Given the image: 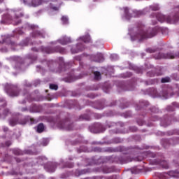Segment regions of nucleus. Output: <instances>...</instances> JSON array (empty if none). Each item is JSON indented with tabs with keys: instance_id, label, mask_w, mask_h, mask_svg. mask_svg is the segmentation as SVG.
<instances>
[{
	"instance_id": "2f4dec72",
	"label": "nucleus",
	"mask_w": 179,
	"mask_h": 179,
	"mask_svg": "<svg viewBox=\"0 0 179 179\" xmlns=\"http://www.w3.org/2000/svg\"><path fill=\"white\" fill-rule=\"evenodd\" d=\"M65 167H68L69 169H72V167H73V164L72 163L66 164Z\"/></svg>"
},
{
	"instance_id": "9d476101",
	"label": "nucleus",
	"mask_w": 179,
	"mask_h": 179,
	"mask_svg": "<svg viewBox=\"0 0 179 179\" xmlns=\"http://www.w3.org/2000/svg\"><path fill=\"white\" fill-rule=\"evenodd\" d=\"M118 163H120V164H125L127 163H130V162H132V158L129 156L123 155L122 157H119L117 158Z\"/></svg>"
},
{
	"instance_id": "0eeeda50",
	"label": "nucleus",
	"mask_w": 179,
	"mask_h": 179,
	"mask_svg": "<svg viewBox=\"0 0 179 179\" xmlns=\"http://www.w3.org/2000/svg\"><path fill=\"white\" fill-rule=\"evenodd\" d=\"M124 10L126 19H130L131 17H138L142 15V11L133 10L131 12L129 11V8L127 7L124 8Z\"/></svg>"
},
{
	"instance_id": "e433bc0d",
	"label": "nucleus",
	"mask_w": 179,
	"mask_h": 179,
	"mask_svg": "<svg viewBox=\"0 0 179 179\" xmlns=\"http://www.w3.org/2000/svg\"><path fill=\"white\" fill-rule=\"evenodd\" d=\"M143 160V157H138L136 158V162H142Z\"/></svg>"
},
{
	"instance_id": "ddd939ff",
	"label": "nucleus",
	"mask_w": 179,
	"mask_h": 179,
	"mask_svg": "<svg viewBox=\"0 0 179 179\" xmlns=\"http://www.w3.org/2000/svg\"><path fill=\"white\" fill-rule=\"evenodd\" d=\"M59 42L62 45H66V44H69L70 43H72V40H71V38L67 36H63L62 38L59 40Z\"/></svg>"
},
{
	"instance_id": "c756f323",
	"label": "nucleus",
	"mask_w": 179,
	"mask_h": 179,
	"mask_svg": "<svg viewBox=\"0 0 179 179\" xmlns=\"http://www.w3.org/2000/svg\"><path fill=\"white\" fill-rule=\"evenodd\" d=\"M0 106H2V107H6V101L3 99L0 100Z\"/></svg>"
},
{
	"instance_id": "1a4fd4ad",
	"label": "nucleus",
	"mask_w": 179,
	"mask_h": 179,
	"mask_svg": "<svg viewBox=\"0 0 179 179\" xmlns=\"http://www.w3.org/2000/svg\"><path fill=\"white\" fill-rule=\"evenodd\" d=\"M24 3H27L29 6H40L43 3V0H24Z\"/></svg>"
},
{
	"instance_id": "f3484780",
	"label": "nucleus",
	"mask_w": 179,
	"mask_h": 179,
	"mask_svg": "<svg viewBox=\"0 0 179 179\" xmlns=\"http://www.w3.org/2000/svg\"><path fill=\"white\" fill-rule=\"evenodd\" d=\"M102 171L105 174H108V173H113L114 171V168L105 166L102 168Z\"/></svg>"
},
{
	"instance_id": "37998d69",
	"label": "nucleus",
	"mask_w": 179,
	"mask_h": 179,
	"mask_svg": "<svg viewBox=\"0 0 179 179\" xmlns=\"http://www.w3.org/2000/svg\"><path fill=\"white\" fill-rule=\"evenodd\" d=\"M3 130L4 132H8V131H9V129L8 127H3Z\"/></svg>"
},
{
	"instance_id": "2eb2a0df",
	"label": "nucleus",
	"mask_w": 179,
	"mask_h": 179,
	"mask_svg": "<svg viewBox=\"0 0 179 179\" xmlns=\"http://www.w3.org/2000/svg\"><path fill=\"white\" fill-rule=\"evenodd\" d=\"M155 164H160L164 169H169V164L165 160H156Z\"/></svg>"
},
{
	"instance_id": "b1692460",
	"label": "nucleus",
	"mask_w": 179,
	"mask_h": 179,
	"mask_svg": "<svg viewBox=\"0 0 179 179\" xmlns=\"http://www.w3.org/2000/svg\"><path fill=\"white\" fill-rule=\"evenodd\" d=\"M30 113H37V106L34 105L31 108L29 109Z\"/></svg>"
},
{
	"instance_id": "f03ea898",
	"label": "nucleus",
	"mask_w": 179,
	"mask_h": 179,
	"mask_svg": "<svg viewBox=\"0 0 179 179\" xmlns=\"http://www.w3.org/2000/svg\"><path fill=\"white\" fill-rule=\"evenodd\" d=\"M175 12H176L175 15L168 16L164 15L163 14L158 13L157 14H156L155 17L158 20V22H160L161 23L166 22V23L174 24L176 23H178L179 21V6L175 8Z\"/></svg>"
},
{
	"instance_id": "a18cd8bd",
	"label": "nucleus",
	"mask_w": 179,
	"mask_h": 179,
	"mask_svg": "<svg viewBox=\"0 0 179 179\" xmlns=\"http://www.w3.org/2000/svg\"><path fill=\"white\" fill-rule=\"evenodd\" d=\"M6 146H10V142L7 141V142L6 143Z\"/></svg>"
},
{
	"instance_id": "5fc2aeb1",
	"label": "nucleus",
	"mask_w": 179,
	"mask_h": 179,
	"mask_svg": "<svg viewBox=\"0 0 179 179\" xmlns=\"http://www.w3.org/2000/svg\"><path fill=\"white\" fill-rule=\"evenodd\" d=\"M17 162H20V161L17 160Z\"/></svg>"
},
{
	"instance_id": "f704fd0d",
	"label": "nucleus",
	"mask_w": 179,
	"mask_h": 179,
	"mask_svg": "<svg viewBox=\"0 0 179 179\" xmlns=\"http://www.w3.org/2000/svg\"><path fill=\"white\" fill-rule=\"evenodd\" d=\"M79 49H77V50H74L73 48H71V52L72 54H78V52H79Z\"/></svg>"
},
{
	"instance_id": "72a5a7b5",
	"label": "nucleus",
	"mask_w": 179,
	"mask_h": 179,
	"mask_svg": "<svg viewBox=\"0 0 179 179\" xmlns=\"http://www.w3.org/2000/svg\"><path fill=\"white\" fill-rule=\"evenodd\" d=\"M50 8H51V9H52L53 10H59V8L58 7L54 6H52V5H51V4H50Z\"/></svg>"
},
{
	"instance_id": "6e6d98bb",
	"label": "nucleus",
	"mask_w": 179,
	"mask_h": 179,
	"mask_svg": "<svg viewBox=\"0 0 179 179\" xmlns=\"http://www.w3.org/2000/svg\"><path fill=\"white\" fill-rule=\"evenodd\" d=\"M0 117H1V114H0Z\"/></svg>"
},
{
	"instance_id": "8fccbe9b",
	"label": "nucleus",
	"mask_w": 179,
	"mask_h": 179,
	"mask_svg": "<svg viewBox=\"0 0 179 179\" xmlns=\"http://www.w3.org/2000/svg\"><path fill=\"white\" fill-rule=\"evenodd\" d=\"M45 93H48V90H45Z\"/></svg>"
},
{
	"instance_id": "c9c22d12",
	"label": "nucleus",
	"mask_w": 179,
	"mask_h": 179,
	"mask_svg": "<svg viewBox=\"0 0 179 179\" xmlns=\"http://www.w3.org/2000/svg\"><path fill=\"white\" fill-rule=\"evenodd\" d=\"M80 120H89V118H87V116L86 115H84L80 116Z\"/></svg>"
},
{
	"instance_id": "79ce46f5",
	"label": "nucleus",
	"mask_w": 179,
	"mask_h": 179,
	"mask_svg": "<svg viewBox=\"0 0 179 179\" xmlns=\"http://www.w3.org/2000/svg\"><path fill=\"white\" fill-rule=\"evenodd\" d=\"M31 51H35V52H37L38 51V49H37L36 48H32Z\"/></svg>"
},
{
	"instance_id": "6ab92c4d",
	"label": "nucleus",
	"mask_w": 179,
	"mask_h": 179,
	"mask_svg": "<svg viewBox=\"0 0 179 179\" xmlns=\"http://www.w3.org/2000/svg\"><path fill=\"white\" fill-rule=\"evenodd\" d=\"M170 177H174L175 178H179V172L177 171H171L168 172Z\"/></svg>"
},
{
	"instance_id": "58836bf2",
	"label": "nucleus",
	"mask_w": 179,
	"mask_h": 179,
	"mask_svg": "<svg viewBox=\"0 0 179 179\" xmlns=\"http://www.w3.org/2000/svg\"><path fill=\"white\" fill-rule=\"evenodd\" d=\"M168 111H174V108L172 106L167 107Z\"/></svg>"
},
{
	"instance_id": "cd10ccee",
	"label": "nucleus",
	"mask_w": 179,
	"mask_h": 179,
	"mask_svg": "<svg viewBox=\"0 0 179 179\" xmlns=\"http://www.w3.org/2000/svg\"><path fill=\"white\" fill-rule=\"evenodd\" d=\"M13 153H14L16 156L22 155V152L20 150H13Z\"/></svg>"
},
{
	"instance_id": "f257e3e1",
	"label": "nucleus",
	"mask_w": 179,
	"mask_h": 179,
	"mask_svg": "<svg viewBox=\"0 0 179 179\" xmlns=\"http://www.w3.org/2000/svg\"><path fill=\"white\" fill-rule=\"evenodd\" d=\"M156 34H157V28H149L146 31L145 30L143 24H142V22H138L137 23L136 30H135L131 35V38L133 41H135V40L143 41V40L155 37Z\"/></svg>"
},
{
	"instance_id": "9b49d317",
	"label": "nucleus",
	"mask_w": 179,
	"mask_h": 179,
	"mask_svg": "<svg viewBox=\"0 0 179 179\" xmlns=\"http://www.w3.org/2000/svg\"><path fill=\"white\" fill-rule=\"evenodd\" d=\"M91 59L94 62H103L104 61V57L103 56V54L98 53L96 55H92Z\"/></svg>"
},
{
	"instance_id": "f8f14e48",
	"label": "nucleus",
	"mask_w": 179,
	"mask_h": 179,
	"mask_svg": "<svg viewBox=\"0 0 179 179\" xmlns=\"http://www.w3.org/2000/svg\"><path fill=\"white\" fill-rule=\"evenodd\" d=\"M56 169H57V164H55V163L49 162L46 165V171L48 173H54V171H55Z\"/></svg>"
},
{
	"instance_id": "39448f33",
	"label": "nucleus",
	"mask_w": 179,
	"mask_h": 179,
	"mask_svg": "<svg viewBox=\"0 0 179 179\" xmlns=\"http://www.w3.org/2000/svg\"><path fill=\"white\" fill-rule=\"evenodd\" d=\"M179 57L178 54H174L171 52L167 53L159 52L157 56H155L157 59H174Z\"/></svg>"
},
{
	"instance_id": "3c124183",
	"label": "nucleus",
	"mask_w": 179,
	"mask_h": 179,
	"mask_svg": "<svg viewBox=\"0 0 179 179\" xmlns=\"http://www.w3.org/2000/svg\"><path fill=\"white\" fill-rule=\"evenodd\" d=\"M156 23H157V22H155L153 23V24H156Z\"/></svg>"
},
{
	"instance_id": "c03bdc74",
	"label": "nucleus",
	"mask_w": 179,
	"mask_h": 179,
	"mask_svg": "<svg viewBox=\"0 0 179 179\" xmlns=\"http://www.w3.org/2000/svg\"><path fill=\"white\" fill-rule=\"evenodd\" d=\"M80 174H86V171H85V170L81 171L80 172Z\"/></svg>"
},
{
	"instance_id": "393cba45",
	"label": "nucleus",
	"mask_w": 179,
	"mask_h": 179,
	"mask_svg": "<svg viewBox=\"0 0 179 179\" xmlns=\"http://www.w3.org/2000/svg\"><path fill=\"white\" fill-rule=\"evenodd\" d=\"M173 142V139L166 140L165 143H163L164 148H167V145H166V143L168 145V146Z\"/></svg>"
},
{
	"instance_id": "7ed1b4c3",
	"label": "nucleus",
	"mask_w": 179,
	"mask_h": 179,
	"mask_svg": "<svg viewBox=\"0 0 179 179\" xmlns=\"http://www.w3.org/2000/svg\"><path fill=\"white\" fill-rule=\"evenodd\" d=\"M29 121L30 122L31 125H33V124H37V122H38L37 119L30 117V116H26L24 117L18 116L10 119L9 120V125H10V127H15V125H17V124L20 125H26Z\"/></svg>"
},
{
	"instance_id": "09e8293b",
	"label": "nucleus",
	"mask_w": 179,
	"mask_h": 179,
	"mask_svg": "<svg viewBox=\"0 0 179 179\" xmlns=\"http://www.w3.org/2000/svg\"><path fill=\"white\" fill-rule=\"evenodd\" d=\"M37 68H39L40 69H41V66H38Z\"/></svg>"
},
{
	"instance_id": "5701e85b",
	"label": "nucleus",
	"mask_w": 179,
	"mask_h": 179,
	"mask_svg": "<svg viewBox=\"0 0 179 179\" xmlns=\"http://www.w3.org/2000/svg\"><path fill=\"white\" fill-rule=\"evenodd\" d=\"M49 87L50 90H58V85L55 84H50Z\"/></svg>"
},
{
	"instance_id": "aec40b11",
	"label": "nucleus",
	"mask_w": 179,
	"mask_h": 179,
	"mask_svg": "<svg viewBox=\"0 0 179 179\" xmlns=\"http://www.w3.org/2000/svg\"><path fill=\"white\" fill-rule=\"evenodd\" d=\"M32 37H43V34H41V32L38 31H34L32 34Z\"/></svg>"
},
{
	"instance_id": "864d4df0",
	"label": "nucleus",
	"mask_w": 179,
	"mask_h": 179,
	"mask_svg": "<svg viewBox=\"0 0 179 179\" xmlns=\"http://www.w3.org/2000/svg\"><path fill=\"white\" fill-rule=\"evenodd\" d=\"M48 66H50V64H48Z\"/></svg>"
},
{
	"instance_id": "423d86ee",
	"label": "nucleus",
	"mask_w": 179,
	"mask_h": 179,
	"mask_svg": "<svg viewBox=\"0 0 179 179\" xmlns=\"http://www.w3.org/2000/svg\"><path fill=\"white\" fill-rule=\"evenodd\" d=\"M6 92L10 97H17L19 96V88L16 85H9L6 87Z\"/></svg>"
},
{
	"instance_id": "4be33fe9",
	"label": "nucleus",
	"mask_w": 179,
	"mask_h": 179,
	"mask_svg": "<svg viewBox=\"0 0 179 179\" xmlns=\"http://www.w3.org/2000/svg\"><path fill=\"white\" fill-rule=\"evenodd\" d=\"M150 8L152 10L154 11L159 10L160 9V7H159L158 4L150 6Z\"/></svg>"
},
{
	"instance_id": "dca6fc26",
	"label": "nucleus",
	"mask_w": 179,
	"mask_h": 179,
	"mask_svg": "<svg viewBox=\"0 0 179 179\" xmlns=\"http://www.w3.org/2000/svg\"><path fill=\"white\" fill-rule=\"evenodd\" d=\"M38 134L44 132V124L40 123L36 127H34Z\"/></svg>"
},
{
	"instance_id": "4c0bfd02",
	"label": "nucleus",
	"mask_w": 179,
	"mask_h": 179,
	"mask_svg": "<svg viewBox=\"0 0 179 179\" xmlns=\"http://www.w3.org/2000/svg\"><path fill=\"white\" fill-rule=\"evenodd\" d=\"M131 131L133 132H136L138 131V128L136 127H133L130 128Z\"/></svg>"
},
{
	"instance_id": "a211bd4d",
	"label": "nucleus",
	"mask_w": 179,
	"mask_h": 179,
	"mask_svg": "<svg viewBox=\"0 0 179 179\" xmlns=\"http://www.w3.org/2000/svg\"><path fill=\"white\" fill-rule=\"evenodd\" d=\"M95 128H98V132H104L106 131V128L101 125L100 123H96L94 124Z\"/></svg>"
},
{
	"instance_id": "20e7f679",
	"label": "nucleus",
	"mask_w": 179,
	"mask_h": 179,
	"mask_svg": "<svg viewBox=\"0 0 179 179\" xmlns=\"http://www.w3.org/2000/svg\"><path fill=\"white\" fill-rule=\"evenodd\" d=\"M57 127L60 128V129H66V131H72V129H73V124L71 123L69 118L59 122Z\"/></svg>"
},
{
	"instance_id": "603ef678",
	"label": "nucleus",
	"mask_w": 179,
	"mask_h": 179,
	"mask_svg": "<svg viewBox=\"0 0 179 179\" xmlns=\"http://www.w3.org/2000/svg\"><path fill=\"white\" fill-rule=\"evenodd\" d=\"M108 128H111V126H108Z\"/></svg>"
},
{
	"instance_id": "49530a36",
	"label": "nucleus",
	"mask_w": 179,
	"mask_h": 179,
	"mask_svg": "<svg viewBox=\"0 0 179 179\" xmlns=\"http://www.w3.org/2000/svg\"><path fill=\"white\" fill-rule=\"evenodd\" d=\"M22 21L21 20H18L17 23H15V24H19L20 23H21Z\"/></svg>"
},
{
	"instance_id": "a19ab883",
	"label": "nucleus",
	"mask_w": 179,
	"mask_h": 179,
	"mask_svg": "<svg viewBox=\"0 0 179 179\" xmlns=\"http://www.w3.org/2000/svg\"><path fill=\"white\" fill-rule=\"evenodd\" d=\"M21 111H22V113H24V111H28V109H27V108H22Z\"/></svg>"
},
{
	"instance_id": "de8ad7c7",
	"label": "nucleus",
	"mask_w": 179,
	"mask_h": 179,
	"mask_svg": "<svg viewBox=\"0 0 179 179\" xmlns=\"http://www.w3.org/2000/svg\"><path fill=\"white\" fill-rule=\"evenodd\" d=\"M29 58H31V59H36L37 57H34V58L33 57H29Z\"/></svg>"
},
{
	"instance_id": "bb28decb",
	"label": "nucleus",
	"mask_w": 179,
	"mask_h": 179,
	"mask_svg": "<svg viewBox=\"0 0 179 179\" xmlns=\"http://www.w3.org/2000/svg\"><path fill=\"white\" fill-rule=\"evenodd\" d=\"M94 75L95 79H99V78H100V76H101V74L100 73L99 71H94Z\"/></svg>"
},
{
	"instance_id": "7c9ffc66",
	"label": "nucleus",
	"mask_w": 179,
	"mask_h": 179,
	"mask_svg": "<svg viewBox=\"0 0 179 179\" xmlns=\"http://www.w3.org/2000/svg\"><path fill=\"white\" fill-rule=\"evenodd\" d=\"M146 51L147 52H150V54H152V52H156V49L148 48Z\"/></svg>"
},
{
	"instance_id": "412c9836",
	"label": "nucleus",
	"mask_w": 179,
	"mask_h": 179,
	"mask_svg": "<svg viewBox=\"0 0 179 179\" xmlns=\"http://www.w3.org/2000/svg\"><path fill=\"white\" fill-rule=\"evenodd\" d=\"M61 20H62L63 24H68V23L69 22L68 20V17H66L65 15L62 17Z\"/></svg>"
},
{
	"instance_id": "473e14b6",
	"label": "nucleus",
	"mask_w": 179,
	"mask_h": 179,
	"mask_svg": "<svg viewBox=\"0 0 179 179\" xmlns=\"http://www.w3.org/2000/svg\"><path fill=\"white\" fill-rule=\"evenodd\" d=\"M8 114H9V110L5 109L3 110V115H4V117H6V115H8Z\"/></svg>"
},
{
	"instance_id": "4468645a",
	"label": "nucleus",
	"mask_w": 179,
	"mask_h": 179,
	"mask_svg": "<svg viewBox=\"0 0 179 179\" xmlns=\"http://www.w3.org/2000/svg\"><path fill=\"white\" fill-rule=\"evenodd\" d=\"M170 124H171V117H168L166 119H162L161 121V125H162V127H164V128H166V127H169V125H170Z\"/></svg>"
},
{
	"instance_id": "a878e982",
	"label": "nucleus",
	"mask_w": 179,
	"mask_h": 179,
	"mask_svg": "<svg viewBox=\"0 0 179 179\" xmlns=\"http://www.w3.org/2000/svg\"><path fill=\"white\" fill-rule=\"evenodd\" d=\"M161 82L162 83H167L170 82V78L166 77V78H162Z\"/></svg>"
},
{
	"instance_id": "6e6552de",
	"label": "nucleus",
	"mask_w": 179,
	"mask_h": 179,
	"mask_svg": "<svg viewBox=\"0 0 179 179\" xmlns=\"http://www.w3.org/2000/svg\"><path fill=\"white\" fill-rule=\"evenodd\" d=\"M53 52H59V54H65L66 50L64 48H61L59 46H57L54 48H45V53L46 54H53Z\"/></svg>"
},
{
	"instance_id": "c85d7f7f",
	"label": "nucleus",
	"mask_w": 179,
	"mask_h": 179,
	"mask_svg": "<svg viewBox=\"0 0 179 179\" xmlns=\"http://www.w3.org/2000/svg\"><path fill=\"white\" fill-rule=\"evenodd\" d=\"M147 156H148V157L155 158V157H156V154H155L153 152H148Z\"/></svg>"
},
{
	"instance_id": "ea45409f",
	"label": "nucleus",
	"mask_w": 179,
	"mask_h": 179,
	"mask_svg": "<svg viewBox=\"0 0 179 179\" xmlns=\"http://www.w3.org/2000/svg\"><path fill=\"white\" fill-rule=\"evenodd\" d=\"M46 100H48L49 101H51V100H52V96H46Z\"/></svg>"
}]
</instances>
